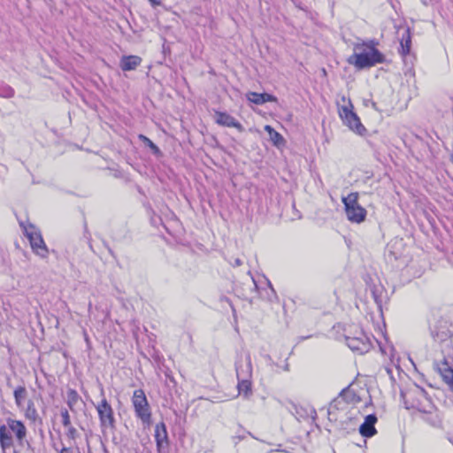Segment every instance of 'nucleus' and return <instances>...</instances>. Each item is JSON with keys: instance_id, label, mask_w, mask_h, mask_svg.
<instances>
[{"instance_id": "10", "label": "nucleus", "mask_w": 453, "mask_h": 453, "mask_svg": "<svg viewBox=\"0 0 453 453\" xmlns=\"http://www.w3.org/2000/svg\"><path fill=\"white\" fill-rule=\"evenodd\" d=\"M96 409L99 416L101 426L112 427L115 422L113 410L104 397L96 405Z\"/></svg>"}, {"instance_id": "4", "label": "nucleus", "mask_w": 453, "mask_h": 453, "mask_svg": "<svg viewBox=\"0 0 453 453\" xmlns=\"http://www.w3.org/2000/svg\"><path fill=\"white\" fill-rule=\"evenodd\" d=\"M337 109L339 117L344 125L357 134H365L366 129L361 123L358 116L354 112V107L350 99L347 98L345 96H341L337 101Z\"/></svg>"}, {"instance_id": "6", "label": "nucleus", "mask_w": 453, "mask_h": 453, "mask_svg": "<svg viewBox=\"0 0 453 453\" xmlns=\"http://www.w3.org/2000/svg\"><path fill=\"white\" fill-rule=\"evenodd\" d=\"M358 193L353 192L342 197L347 219L353 223H361L366 217V210L358 203Z\"/></svg>"}, {"instance_id": "25", "label": "nucleus", "mask_w": 453, "mask_h": 453, "mask_svg": "<svg viewBox=\"0 0 453 453\" xmlns=\"http://www.w3.org/2000/svg\"><path fill=\"white\" fill-rule=\"evenodd\" d=\"M62 423L65 427H69L71 426V420L69 413L66 410L61 411Z\"/></svg>"}, {"instance_id": "30", "label": "nucleus", "mask_w": 453, "mask_h": 453, "mask_svg": "<svg viewBox=\"0 0 453 453\" xmlns=\"http://www.w3.org/2000/svg\"><path fill=\"white\" fill-rule=\"evenodd\" d=\"M372 108H374L375 110H377V107H376V104H375V103H372Z\"/></svg>"}, {"instance_id": "13", "label": "nucleus", "mask_w": 453, "mask_h": 453, "mask_svg": "<svg viewBox=\"0 0 453 453\" xmlns=\"http://www.w3.org/2000/svg\"><path fill=\"white\" fill-rule=\"evenodd\" d=\"M155 438L159 453H162L167 446V432L164 423L157 424L155 427Z\"/></svg>"}, {"instance_id": "28", "label": "nucleus", "mask_w": 453, "mask_h": 453, "mask_svg": "<svg viewBox=\"0 0 453 453\" xmlns=\"http://www.w3.org/2000/svg\"><path fill=\"white\" fill-rule=\"evenodd\" d=\"M152 5H159L160 2L158 0H149Z\"/></svg>"}, {"instance_id": "26", "label": "nucleus", "mask_w": 453, "mask_h": 453, "mask_svg": "<svg viewBox=\"0 0 453 453\" xmlns=\"http://www.w3.org/2000/svg\"><path fill=\"white\" fill-rule=\"evenodd\" d=\"M60 453H73V450H72L70 448H65V447H64V448L61 449Z\"/></svg>"}, {"instance_id": "9", "label": "nucleus", "mask_w": 453, "mask_h": 453, "mask_svg": "<svg viewBox=\"0 0 453 453\" xmlns=\"http://www.w3.org/2000/svg\"><path fill=\"white\" fill-rule=\"evenodd\" d=\"M346 343L349 349L359 353L367 352L371 347V342L364 332L359 331L355 335H346Z\"/></svg>"}, {"instance_id": "3", "label": "nucleus", "mask_w": 453, "mask_h": 453, "mask_svg": "<svg viewBox=\"0 0 453 453\" xmlns=\"http://www.w3.org/2000/svg\"><path fill=\"white\" fill-rule=\"evenodd\" d=\"M27 430L24 423L12 418H6V423L0 426V448L3 453L11 449L13 436L19 445L26 440Z\"/></svg>"}, {"instance_id": "18", "label": "nucleus", "mask_w": 453, "mask_h": 453, "mask_svg": "<svg viewBox=\"0 0 453 453\" xmlns=\"http://www.w3.org/2000/svg\"><path fill=\"white\" fill-rule=\"evenodd\" d=\"M400 45H401V53L403 56L410 53L411 45V32H410L409 28L405 29V31L402 36Z\"/></svg>"}, {"instance_id": "12", "label": "nucleus", "mask_w": 453, "mask_h": 453, "mask_svg": "<svg viewBox=\"0 0 453 453\" xmlns=\"http://www.w3.org/2000/svg\"><path fill=\"white\" fill-rule=\"evenodd\" d=\"M377 422V417L374 414L367 415L365 418L364 423L359 427V432L364 437H372L377 431L375 429V423Z\"/></svg>"}, {"instance_id": "8", "label": "nucleus", "mask_w": 453, "mask_h": 453, "mask_svg": "<svg viewBox=\"0 0 453 453\" xmlns=\"http://www.w3.org/2000/svg\"><path fill=\"white\" fill-rule=\"evenodd\" d=\"M132 403L137 417L141 418L143 423H150V411L143 390L137 389L134 392Z\"/></svg>"}, {"instance_id": "17", "label": "nucleus", "mask_w": 453, "mask_h": 453, "mask_svg": "<svg viewBox=\"0 0 453 453\" xmlns=\"http://www.w3.org/2000/svg\"><path fill=\"white\" fill-rule=\"evenodd\" d=\"M339 399H343L348 403H356L360 402V397L357 396L355 391L349 388L343 389L339 397L336 398L334 403H337Z\"/></svg>"}, {"instance_id": "21", "label": "nucleus", "mask_w": 453, "mask_h": 453, "mask_svg": "<svg viewBox=\"0 0 453 453\" xmlns=\"http://www.w3.org/2000/svg\"><path fill=\"white\" fill-rule=\"evenodd\" d=\"M25 417L31 421H35L38 418V413L35 407V403L31 400L28 401L27 406L25 410Z\"/></svg>"}, {"instance_id": "11", "label": "nucleus", "mask_w": 453, "mask_h": 453, "mask_svg": "<svg viewBox=\"0 0 453 453\" xmlns=\"http://www.w3.org/2000/svg\"><path fill=\"white\" fill-rule=\"evenodd\" d=\"M214 121L223 127H234L240 132H243L242 125L237 121L233 116L225 111H215L213 114Z\"/></svg>"}, {"instance_id": "2", "label": "nucleus", "mask_w": 453, "mask_h": 453, "mask_svg": "<svg viewBox=\"0 0 453 453\" xmlns=\"http://www.w3.org/2000/svg\"><path fill=\"white\" fill-rule=\"evenodd\" d=\"M376 40L361 41L354 43L353 54L347 58L349 65L357 70H363L382 64L386 61L385 55L378 50Z\"/></svg>"}, {"instance_id": "1", "label": "nucleus", "mask_w": 453, "mask_h": 453, "mask_svg": "<svg viewBox=\"0 0 453 453\" xmlns=\"http://www.w3.org/2000/svg\"><path fill=\"white\" fill-rule=\"evenodd\" d=\"M434 340L441 344V360L434 362L435 369L449 386H453V338L445 326L431 328Z\"/></svg>"}, {"instance_id": "7", "label": "nucleus", "mask_w": 453, "mask_h": 453, "mask_svg": "<svg viewBox=\"0 0 453 453\" xmlns=\"http://www.w3.org/2000/svg\"><path fill=\"white\" fill-rule=\"evenodd\" d=\"M23 228L33 251L42 258H46L49 250L42 237L41 232L32 224L24 225Z\"/></svg>"}, {"instance_id": "19", "label": "nucleus", "mask_w": 453, "mask_h": 453, "mask_svg": "<svg viewBox=\"0 0 453 453\" xmlns=\"http://www.w3.org/2000/svg\"><path fill=\"white\" fill-rule=\"evenodd\" d=\"M265 130L268 133L270 140L275 146L280 147L284 144L285 141L282 135L275 131L271 126L266 125L265 127Z\"/></svg>"}, {"instance_id": "15", "label": "nucleus", "mask_w": 453, "mask_h": 453, "mask_svg": "<svg viewBox=\"0 0 453 453\" xmlns=\"http://www.w3.org/2000/svg\"><path fill=\"white\" fill-rule=\"evenodd\" d=\"M247 99L255 104H263L266 102H274L276 97L267 93L249 92Z\"/></svg>"}, {"instance_id": "22", "label": "nucleus", "mask_w": 453, "mask_h": 453, "mask_svg": "<svg viewBox=\"0 0 453 453\" xmlns=\"http://www.w3.org/2000/svg\"><path fill=\"white\" fill-rule=\"evenodd\" d=\"M79 395L73 389H70L67 392V404L71 409H73V405L78 402Z\"/></svg>"}, {"instance_id": "27", "label": "nucleus", "mask_w": 453, "mask_h": 453, "mask_svg": "<svg viewBox=\"0 0 453 453\" xmlns=\"http://www.w3.org/2000/svg\"><path fill=\"white\" fill-rule=\"evenodd\" d=\"M234 266H240L242 265V261L240 258H235L233 264Z\"/></svg>"}, {"instance_id": "20", "label": "nucleus", "mask_w": 453, "mask_h": 453, "mask_svg": "<svg viewBox=\"0 0 453 453\" xmlns=\"http://www.w3.org/2000/svg\"><path fill=\"white\" fill-rule=\"evenodd\" d=\"M27 391L25 387L20 386V387H18L14 390L15 403L17 404V406L19 408L22 407V403L27 399Z\"/></svg>"}, {"instance_id": "14", "label": "nucleus", "mask_w": 453, "mask_h": 453, "mask_svg": "<svg viewBox=\"0 0 453 453\" xmlns=\"http://www.w3.org/2000/svg\"><path fill=\"white\" fill-rule=\"evenodd\" d=\"M422 414V418L432 426L438 428L442 426L441 414L434 404H432V409L429 411H425Z\"/></svg>"}, {"instance_id": "5", "label": "nucleus", "mask_w": 453, "mask_h": 453, "mask_svg": "<svg viewBox=\"0 0 453 453\" xmlns=\"http://www.w3.org/2000/svg\"><path fill=\"white\" fill-rule=\"evenodd\" d=\"M406 409H416L420 413L429 411L433 403L427 397L426 393L420 388H416L406 393H402Z\"/></svg>"}, {"instance_id": "29", "label": "nucleus", "mask_w": 453, "mask_h": 453, "mask_svg": "<svg viewBox=\"0 0 453 453\" xmlns=\"http://www.w3.org/2000/svg\"><path fill=\"white\" fill-rule=\"evenodd\" d=\"M236 373H237V377H240V372H239L238 368L236 369Z\"/></svg>"}, {"instance_id": "24", "label": "nucleus", "mask_w": 453, "mask_h": 453, "mask_svg": "<svg viewBox=\"0 0 453 453\" xmlns=\"http://www.w3.org/2000/svg\"><path fill=\"white\" fill-rule=\"evenodd\" d=\"M139 138L146 144L148 145L153 151L154 153H157L159 151L158 148L153 143L152 141H150L149 138H147L146 136L141 134L139 136Z\"/></svg>"}, {"instance_id": "23", "label": "nucleus", "mask_w": 453, "mask_h": 453, "mask_svg": "<svg viewBox=\"0 0 453 453\" xmlns=\"http://www.w3.org/2000/svg\"><path fill=\"white\" fill-rule=\"evenodd\" d=\"M238 389H239L240 393L243 392V393L247 394L250 389V382L244 379L242 380L238 383Z\"/></svg>"}, {"instance_id": "16", "label": "nucleus", "mask_w": 453, "mask_h": 453, "mask_svg": "<svg viewBox=\"0 0 453 453\" xmlns=\"http://www.w3.org/2000/svg\"><path fill=\"white\" fill-rule=\"evenodd\" d=\"M142 59L138 56L123 57L120 62V66L124 71L134 70L140 65Z\"/></svg>"}]
</instances>
